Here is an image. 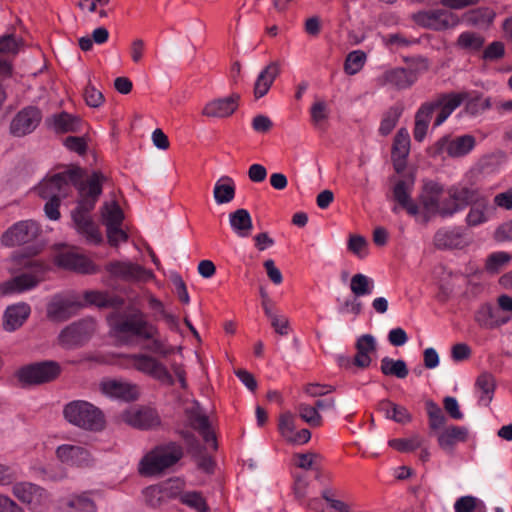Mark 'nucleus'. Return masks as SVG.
Here are the masks:
<instances>
[{"label":"nucleus","instance_id":"obj_1","mask_svg":"<svg viewBox=\"0 0 512 512\" xmlns=\"http://www.w3.org/2000/svg\"><path fill=\"white\" fill-rule=\"evenodd\" d=\"M477 196V190L457 183L444 189L437 182L425 185L423 206L427 213L443 218L451 217L464 210Z\"/></svg>","mask_w":512,"mask_h":512},{"label":"nucleus","instance_id":"obj_2","mask_svg":"<svg viewBox=\"0 0 512 512\" xmlns=\"http://www.w3.org/2000/svg\"><path fill=\"white\" fill-rule=\"evenodd\" d=\"M103 179L102 174L94 172L87 181L81 182L78 186L81 199L72 212V219L77 232L94 244L100 243L102 236L92 221L89 212L94 208L96 200L102 192Z\"/></svg>","mask_w":512,"mask_h":512},{"label":"nucleus","instance_id":"obj_3","mask_svg":"<svg viewBox=\"0 0 512 512\" xmlns=\"http://www.w3.org/2000/svg\"><path fill=\"white\" fill-rule=\"evenodd\" d=\"M25 271L0 284V294H19L35 288L44 279L48 265L40 259H29L24 263Z\"/></svg>","mask_w":512,"mask_h":512},{"label":"nucleus","instance_id":"obj_4","mask_svg":"<svg viewBox=\"0 0 512 512\" xmlns=\"http://www.w3.org/2000/svg\"><path fill=\"white\" fill-rule=\"evenodd\" d=\"M110 325L117 334H129L145 340H150L158 335V329L150 323L146 315L140 309H133L128 314L109 319Z\"/></svg>","mask_w":512,"mask_h":512},{"label":"nucleus","instance_id":"obj_5","mask_svg":"<svg viewBox=\"0 0 512 512\" xmlns=\"http://www.w3.org/2000/svg\"><path fill=\"white\" fill-rule=\"evenodd\" d=\"M182 455V448L175 443L158 446L142 458L139 472L145 476L159 474L178 462Z\"/></svg>","mask_w":512,"mask_h":512},{"label":"nucleus","instance_id":"obj_6","mask_svg":"<svg viewBox=\"0 0 512 512\" xmlns=\"http://www.w3.org/2000/svg\"><path fill=\"white\" fill-rule=\"evenodd\" d=\"M63 414L69 423L86 430L97 431L104 425L102 412L87 401L75 400L66 404Z\"/></svg>","mask_w":512,"mask_h":512},{"label":"nucleus","instance_id":"obj_7","mask_svg":"<svg viewBox=\"0 0 512 512\" xmlns=\"http://www.w3.org/2000/svg\"><path fill=\"white\" fill-rule=\"evenodd\" d=\"M125 358L128 366L138 372L151 377L163 385H174L175 378L167 366L156 357L145 353H135L129 354Z\"/></svg>","mask_w":512,"mask_h":512},{"label":"nucleus","instance_id":"obj_8","mask_svg":"<svg viewBox=\"0 0 512 512\" xmlns=\"http://www.w3.org/2000/svg\"><path fill=\"white\" fill-rule=\"evenodd\" d=\"M476 146V139L473 135L464 134L461 136L445 135L439 138L430 148L433 157L461 158L468 155Z\"/></svg>","mask_w":512,"mask_h":512},{"label":"nucleus","instance_id":"obj_9","mask_svg":"<svg viewBox=\"0 0 512 512\" xmlns=\"http://www.w3.org/2000/svg\"><path fill=\"white\" fill-rule=\"evenodd\" d=\"M60 372L57 362L41 361L21 367L16 377L23 386L40 385L55 380Z\"/></svg>","mask_w":512,"mask_h":512},{"label":"nucleus","instance_id":"obj_10","mask_svg":"<svg viewBox=\"0 0 512 512\" xmlns=\"http://www.w3.org/2000/svg\"><path fill=\"white\" fill-rule=\"evenodd\" d=\"M77 180V171L58 173L40 182L36 191L43 199H62L68 195L71 184L77 187L81 184Z\"/></svg>","mask_w":512,"mask_h":512},{"label":"nucleus","instance_id":"obj_11","mask_svg":"<svg viewBox=\"0 0 512 512\" xmlns=\"http://www.w3.org/2000/svg\"><path fill=\"white\" fill-rule=\"evenodd\" d=\"M84 307L82 297L75 292L54 295L47 304V317L51 321L63 322Z\"/></svg>","mask_w":512,"mask_h":512},{"label":"nucleus","instance_id":"obj_12","mask_svg":"<svg viewBox=\"0 0 512 512\" xmlns=\"http://www.w3.org/2000/svg\"><path fill=\"white\" fill-rule=\"evenodd\" d=\"M39 225L33 220H23L13 224L1 238L7 247L22 245L33 241L39 234Z\"/></svg>","mask_w":512,"mask_h":512},{"label":"nucleus","instance_id":"obj_13","mask_svg":"<svg viewBox=\"0 0 512 512\" xmlns=\"http://www.w3.org/2000/svg\"><path fill=\"white\" fill-rule=\"evenodd\" d=\"M121 420L129 426L140 430L153 429L161 424L158 412L148 406L133 407L125 410L121 414Z\"/></svg>","mask_w":512,"mask_h":512},{"label":"nucleus","instance_id":"obj_14","mask_svg":"<svg viewBox=\"0 0 512 512\" xmlns=\"http://www.w3.org/2000/svg\"><path fill=\"white\" fill-rule=\"evenodd\" d=\"M13 495L31 510L36 511L43 507L47 501L46 491L31 482H16L12 486Z\"/></svg>","mask_w":512,"mask_h":512},{"label":"nucleus","instance_id":"obj_15","mask_svg":"<svg viewBox=\"0 0 512 512\" xmlns=\"http://www.w3.org/2000/svg\"><path fill=\"white\" fill-rule=\"evenodd\" d=\"M54 261L58 267L80 274H94L98 271L88 257L74 251L61 252L55 256Z\"/></svg>","mask_w":512,"mask_h":512},{"label":"nucleus","instance_id":"obj_16","mask_svg":"<svg viewBox=\"0 0 512 512\" xmlns=\"http://www.w3.org/2000/svg\"><path fill=\"white\" fill-rule=\"evenodd\" d=\"M469 96V92L461 91L457 93L443 94L439 96L437 100L428 102L429 104L434 105V111L439 109L434 121V126L438 127L442 125L454 110L468 100Z\"/></svg>","mask_w":512,"mask_h":512},{"label":"nucleus","instance_id":"obj_17","mask_svg":"<svg viewBox=\"0 0 512 512\" xmlns=\"http://www.w3.org/2000/svg\"><path fill=\"white\" fill-rule=\"evenodd\" d=\"M41 121V112L35 107H26L12 119L10 132L13 136L22 137L33 132Z\"/></svg>","mask_w":512,"mask_h":512},{"label":"nucleus","instance_id":"obj_18","mask_svg":"<svg viewBox=\"0 0 512 512\" xmlns=\"http://www.w3.org/2000/svg\"><path fill=\"white\" fill-rule=\"evenodd\" d=\"M418 22L433 30H445L456 27L460 20L451 11L436 9L420 13L418 15Z\"/></svg>","mask_w":512,"mask_h":512},{"label":"nucleus","instance_id":"obj_19","mask_svg":"<svg viewBox=\"0 0 512 512\" xmlns=\"http://www.w3.org/2000/svg\"><path fill=\"white\" fill-rule=\"evenodd\" d=\"M107 272L124 281H141L149 278L151 273L139 264L130 261H113L107 264Z\"/></svg>","mask_w":512,"mask_h":512},{"label":"nucleus","instance_id":"obj_20","mask_svg":"<svg viewBox=\"0 0 512 512\" xmlns=\"http://www.w3.org/2000/svg\"><path fill=\"white\" fill-rule=\"evenodd\" d=\"M100 390L108 397L125 401L136 400L139 395L137 385L119 379H104L100 383Z\"/></svg>","mask_w":512,"mask_h":512},{"label":"nucleus","instance_id":"obj_21","mask_svg":"<svg viewBox=\"0 0 512 512\" xmlns=\"http://www.w3.org/2000/svg\"><path fill=\"white\" fill-rule=\"evenodd\" d=\"M57 458L64 464L75 467L88 466L91 463L90 453L78 445L63 444L56 449Z\"/></svg>","mask_w":512,"mask_h":512},{"label":"nucleus","instance_id":"obj_22","mask_svg":"<svg viewBox=\"0 0 512 512\" xmlns=\"http://www.w3.org/2000/svg\"><path fill=\"white\" fill-rule=\"evenodd\" d=\"M475 322L483 329H496L509 322L508 317L502 316L500 310L490 303H484L476 310L474 315Z\"/></svg>","mask_w":512,"mask_h":512},{"label":"nucleus","instance_id":"obj_23","mask_svg":"<svg viewBox=\"0 0 512 512\" xmlns=\"http://www.w3.org/2000/svg\"><path fill=\"white\" fill-rule=\"evenodd\" d=\"M240 96L232 94L225 98L209 101L203 108L202 114L212 118H224L232 115L238 108Z\"/></svg>","mask_w":512,"mask_h":512},{"label":"nucleus","instance_id":"obj_24","mask_svg":"<svg viewBox=\"0 0 512 512\" xmlns=\"http://www.w3.org/2000/svg\"><path fill=\"white\" fill-rule=\"evenodd\" d=\"M186 413L191 426L199 431L204 441L216 447L215 435L210 429L208 417L201 408L197 404H194L190 408H187Z\"/></svg>","mask_w":512,"mask_h":512},{"label":"nucleus","instance_id":"obj_25","mask_svg":"<svg viewBox=\"0 0 512 512\" xmlns=\"http://www.w3.org/2000/svg\"><path fill=\"white\" fill-rule=\"evenodd\" d=\"M90 335V325L85 322L73 323L63 329L59 335L60 343L65 347L81 345Z\"/></svg>","mask_w":512,"mask_h":512},{"label":"nucleus","instance_id":"obj_26","mask_svg":"<svg viewBox=\"0 0 512 512\" xmlns=\"http://www.w3.org/2000/svg\"><path fill=\"white\" fill-rule=\"evenodd\" d=\"M30 313V306L24 302L7 307L3 320L4 329L8 332L17 330L28 319Z\"/></svg>","mask_w":512,"mask_h":512},{"label":"nucleus","instance_id":"obj_27","mask_svg":"<svg viewBox=\"0 0 512 512\" xmlns=\"http://www.w3.org/2000/svg\"><path fill=\"white\" fill-rule=\"evenodd\" d=\"M468 429L464 426H450L439 432L437 436L438 445L447 452H452L454 447L465 442L468 438Z\"/></svg>","mask_w":512,"mask_h":512},{"label":"nucleus","instance_id":"obj_28","mask_svg":"<svg viewBox=\"0 0 512 512\" xmlns=\"http://www.w3.org/2000/svg\"><path fill=\"white\" fill-rule=\"evenodd\" d=\"M82 302L84 306L95 305L99 308H119L124 304L123 298L104 291H86Z\"/></svg>","mask_w":512,"mask_h":512},{"label":"nucleus","instance_id":"obj_29","mask_svg":"<svg viewBox=\"0 0 512 512\" xmlns=\"http://www.w3.org/2000/svg\"><path fill=\"white\" fill-rule=\"evenodd\" d=\"M279 74L280 67L277 62H271L259 73L254 84V96L256 99L262 98L268 93Z\"/></svg>","mask_w":512,"mask_h":512},{"label":"nucleus","instance_id":"obj_30","mask_svg":"<svg viewBox=\"0 0 512 512\" xmlns=\"http://www.w3.org/2000/svg\"><path fill=\"white\" fill-rule=\"evenodd\" d=\"M416 81V75L412 70L395 68L386 71L382 75V84H387L396 89H407Z\"/></svg>","mask_w":512,"mask_h":512},{"label":"nucleus","instance_id":"obj_31","mask_svg":"<svg viewBox=\"0 0 512 512\" xmlns=\"http://www.w3.org/2000/svg\"><path fill=\"white\" fill-rule=\"evenodd\" d=\"M357 353L354 364L360 368H366L371 364L370 354L376 351V340L371 334H364L356 341Z\"/></svg>","mask_w":512,"mask_h":512},{"label":"nucleus","instance_id":"obj_32","mask_svg":"<svg viewBox=\"0 0 512 512\" xmlns=\"http://www.w3.org/2000/svg\"><path fill=\"white\" fill-rule=\"evenodd\" d=\"M435 245L441 249L460 248L466 244L460 228L440 229L434 236Z\"/></svg>","mask_w":512,"mask_h":512},{"label":"nucleus","instance_id":"obj_33","mask_svg":"<svg viewBox=\"0 0 512 512\" xmlns=\"http://www.w3.org/2000/svg\"><path fill=\"white\" fill-rule=\"evenodd\" d=\"M46 123L58 133L77 132L80 130L81 119L67 112H62L48 118Z\"/></svg>","mask_w":512,"mask_h":512},{"label":"nucleus","instance_id":"obj_34","mask_svg":"<svg viewBox=\"0 0 512 512\" xmlns=\"http://www.w3.org/2000/svg\"><path fill=\"white\" fill-rule=\"evenodd\" d=\"M412 183L404 180L398 181L393 188V197L408 214L415 216L419 212L416 203L411 199Z\"/></svg>","mask_w":512,"mask_h":512},{"label":"nucleus","instance_id":"obj_35","mask_svg":"<svg viewBox=\"0 0 512 512\" xmlns=\"http://www.w3.org/2000/svg\"><path fill=\"white\" fill-rule=\"evenodd\" d=\"M433 112L434 105L428 102L422 104L416 112L413 130V136L416 141L422 142L425 139Z\"/></svg>","mask_w":512,"mask_h":512},{"label":"nucleus","instance_id":"obj_36","mask_svg":"<svg viewBox=\"0 0 512 512\" xmlns=\"http://www.w3.org/2000/svg\"><path fill=\"white\" fill-rule=\"evenodd\" d=\"M61 508L64 512H96L97 510L94 501L86 493L62 499Z\"/></svg>","mask_w":512,"mask_h":512},{"label":"nucleus","instance_id":"obj_37","mask_svg":"<svg viewBox=\"0 0 512 512\" xmlns=\"http://www.w3.org/2000/svg\"><path fill=\"white\" fill-rule=\"evenodd\" d=\"M229 223L232 230L239 237H248L253 228L250 213L243 208L237 209L229 214Z\"/></svg>","mask_w":512,"mask_h":512},{"label":"nucleus","instance_id":"obj_38","mask_svg":"<svg viewBox=\"0 0 512 512\" xmlns=\"http://www.w3.org/2000/svg\"><path fill=\"white\" fill-rule=\"evenodd\" d=\"M410 151V135L406 128H401L396 133L393 143L392 154L394 157V166L397 172L401 170L398 161H405Z\"/></svg>","mask_w":512,"mask_h":512},{"label":"nucleus","instance_id":"obj_39","mask_svg":"<svg viewBox=\"0 0 512 512\" xmlns=\"http://www.w3.org/2000/svg\"><path fill=\"white\" fill-rule=\"evenodd\" d=\"M235 182L229 176L220 177L213 190L214 200L217 204H226L231 202L235 197Z\"/></svg>","mask_w":512,"mask_h":512},{"label":"nucleus","instance_id":"obj_40","mask_svg":"<svg viewBox=\"0 0 512 512\" xmlns=\"http://www.w3.org/2000/svg\"><path fill=\"white\" fill-rule=\"evenodd\" d=\"M476 388L479 392V404L488 406L492 401L495 390V379L490 373H482L476 380Z\"/></svg>","mask_w":512,"mask_h":512},{"label":"nucleus","instance_id":"obj_41","mask_svg":"<svg viewBox=\"0 0 512 512\" xmlns=\"http://www.w3.org/2000/svg\"><path fill=\"white\" fill-rule=\"evenodd\" d=\"M485 43L484 37L476 32L465 31L462 32L456 41V46L469 53L479 51Z\"/></svg>","mask_w":512,"mask_h":512},{"label":"nucleus","instance_id":"obj_42","mask_svg":"<svg viewBox=\"0 0 512 512\" xmlns=\"http://www.w3.org/2000/svg\"><path fill=\"white\" fill-rule=\"evenodd\" d=\"M490 207L486 200H481L474 204L466 215V223L468 226H479L486 223L490 219Z\"/></svg>","mask_w":512,"mask_h":512},{"label":"nucleus","instance_id":"obj_43","mask_svg":"<svg viewBox=\"0 0 512 512\" xmlns=\"http://www.w3.org/2000/svg\"><path fill=\"white\" fill-rule=\"evenodd\" d=\"M380 409L384 412L386 418L397 423L405 424L411 420V415L405 407L397 405L389 400L382 401L380 403Z\"/></svg>","mask_w":512,"mask_h":512},{"label":"nucleus","instance_id":"obj_44","mask_svg":"<svg viewBox=\"0 0 512 512\" xmlns=\"http://www.w3.org/2000/svg\"><path fill=\"white\" fill-rule=\"evenodd\" d=\"M380 370L386 376H395L399 379L406 378L409 373L404 360H394L390 357H384L381 360Z\"/></svg>","mask_w":512,"mask_h":512},{"label":"nucleus","instance_id":"obj_45","mask_svg":"<svg viewBox=\"0 0 512 512\" xmlns=\"http://www.w3.org/2000/svg\"><path fill=\"white\" fill-rule=\"evenodd\" d=\"M350 289L356 297L370 295L374 290V281L367 275L357 273L350 280Z\"/></svg>","mask_w":512,"mask_h":512},{"label":"nucleus","instance_id":"obj_46","mask_svg":"<svg viewBox=\"0 0 512 512\" xmlns=\"http://www.w3.org/2000/svg\"><path fill=\"white\" fill-rule=\"evenodd\" d=\"M123 218V212L115 201L105 203L102 207V219L106 228L121 226Z\"/></svg>","mask_w":512,"mask_h":512},{"label":"nucleus","instance_id":"obj_47","mask_svg":"<svg viewBox=\"0 0 512 512\" xmlns=\"http://www.w3.org/2000/svg\"><path fill=\"white\" fill-rule=\"evenodd\" d=\"M297 411L299 417L310 427L316 428L322 425L323 418L320 412H318L317 407L307 403H300L297 406Z\"/></svg>","mask_w":512,"mask_h":512},{"label":"nucleus","instance_id":"obj_48","mask_svg":"<svg viewBox=\"0 0 512 512\" xmlns=\"http://www.w3.org/2000/svg\"><path fill=\"white\" fill-rule=\"evenodd\" d=\"M402 114V108L398 106L390 107L384 114L380 122L379 133L382 136L389 135L395 128Z\"/></svg>","mask_w":512,"mask_h":512},{"label":"nucleus","instance_id":"obj_49","mask_svg":"<svg viewBox=\"0 0 512 512\" xmlns=\"http://www.w3.org/2000/svg\"><path fill=\"white\" fill-rule=\"evenodd\" d=\"M511 260V255L504 251L491 253L485 263V269L490 274H498Z\"/></svg>","mask_w":512,"mask_h":512},{"label":"nucleus","instance_id":"obj_50","mask_svg":"<svg viewBox=\"0 0 512 512\" xmlns=\"http://www.w3.org/2000/svg\"><path fill=\"white\" fill-rule=\"evenodd\" d=\"M496 14L487 7L474 9L466 14V21L471 25H489L493 22Z\"/></svg>","mask_w":512,"mask_h":512},{"label":"nucleus","instance_id":"obj_51","mask_svg":"<svg viewBox=\"0 0 512 512\" xmlns=\"http://www.w3.org/2000/svg\"><path fill=\"white\" fill-rule=\"evenodd\" d=\"M365 62L366 54L363 51H352L346 57L344 71L348 75H355L363 68Z\"/></svg>","mask_w":512,"mask_h":512},{"label":"nucleus","instance_id":"obj_52","mask_svg":"<svg viewBox=\"0 0 512 512\" xmlns=\"http://www.w3.org/2000/svg\"><path fill=\"white\" fill-rule=\"evenodd\" d=\"M23 45L22 38L16 37L14 34H5L0 37L1 54H17Z\"/></svg>","mask_w":512,"mask_h":512},{"label":"nucleus","instance_id":"obj_53","mask_svg":"<svg viewBox=\"0 0 512 512\" xmlns=\"http://www.w3.org/2000/svg\"><path fill=\"white\" fill-rule=\"evenodd\" d=\"M422 438L419 435H414L410 438L392 439L389 441V446L399 452H412L421 447Z\"/></svg>","mask_w":512,"mask_h":512},{"label":"nucleus","instance_id":"obj_54","mask_svg":"<svg viewBox=\"0 0 512 512\" xmlns=\"http://www.w3.org/2000/svg\"><path fill=\"white\" fill-rule=\"evenodd\" d=\"M427 414L429 417V426L431 429L436 430L444 426L445 416L441 408L432 400L426 402Z\"/></svg>","mask_w":512,"mask_h":512},{"label":"nucleus","instance_id":"obj_55","mask_svg":"<svg viewBox=\"0 0 512 512\" xmlns=\"http://www.w3.org/2000/svg\"><path fill=\"white\" fill-rule=\"evenodd\" d=\"M296 429L295 417L291 412H284L279 417L278 430L287 441L294 435Z\"/></svg>","mask_w":512,"mask_h":512},{"label":"nucleus","instance_id":"obj_56","mask_svg":"<svg viewBox=\"0 0 512 512\" xmlns=\"http://www.w3.org/2000/svg\"><path fill=\"white\" fill-rule=\"evenodd\" d=\"M479 500L471 495L462 496L454 503L455 512H474L478 508ZM482 508L484 505L480 502Z\"/></svg>","mask_w":512,"mask_h":512},{"label":"nucleus","instance_id":"obj_57","mask_svg":"<svg viewBox=\"0 0 512 512\" xmlns=\"http://www.w3.org/2000/svg\"><path fill=\"white\" fill-rule=\"evenodd\" d=\"M348 249L360 259L365 258L368 254L367 241L359 235L350 236Z\"/></svg>","mask_w":512,"mask_h":512},{"label":"nucleus","instance_id":"obj_58","mask_svg":"<svg viewBox=\"0 0 512 512\" xmlns=\"http://www.w3.org/2000/svg\"><path fill=\"white\" fill-rule=\"evenodd\" d=\"M84 98L86 104L90 107L97 108L104 102L103 94L91 84H88L84 90Z\"/></svg>","mask_w":512,"mask_h":512},{"label":"nucleus","instance_id":"obj_59","mask_svg":"<svg viewBox=\"0 0 512 512\" xmlns=\"http://www.w3.org/2000/svg\"><path fill=\"white\" fill-rule=\"evenodd\" d=\"M18 478L15 467L0 463V486L12 485Z\"/></svg>","mask_w":512,"mask_h":512},{"label":"nucleus","instance_id":"obj_60","mask_svg":"<svg viewBox=\"0 0 512 512\" xmlns=\"http://www.w3.org/2000/svg\"><path fill=\"white\" fill-rule=\"evenodd\" d=\"M271 326L275 330V332L281 336H286L289 334L290 325L289 320L286 316L275 314L270 319Z\"/></svg>","mask_w":512,"mask_h":512},{"label":"nucleus","instance_id":"obj_61","mask_svg":"<svg viewBox=\"0 0 512 512\" xmlns=\"http://www.w3.org/2000/svg\"><path fill=\"white\" fill-rule=\"evenodd\" d=\"M181 501L202 512L206 509V506H205V502H204V499L202 498V496L197 493V492H187V493H184L182 496H181Z\"/></svg>","mask_w":512,"mask_h":512},{"label":"nucleus","instance_id":"obj_62","mask_svg":"<svg viewBox=\"0 0 512 512\" xmlns=\"http://www.w3.org/2000/svg\"><path fill=\"white\" fill-rule=\"evenodd\" d=\"M311 119L315 124H319L328 117L327 105L324 101H316L311 109Z\"/></svg>","mask_w":512,"mask_h":512},{"label":"nucleus","instance_id":"obj_63","mask_svg":"<svg viewBox=\"0 0 512 512\" xmlns=\"http://www.w3.org/2000/svg\"><path fill=\"white\" fill-rule=\"evenodd\" d=\"M495 207L503 210H512V187L508 190L498 193L493 198Z\"/></svg>","mask_w":512,"mask_h":512},{"label":"nucleus","instance_id":"obj_64","mask_svg":"<svg viewBox=\"0 0 512 512\" xmlns=\"http://www.w3.org/2000/svg\"><path fill=\"white\" fill-rule=\"evenodd\" d=\"M494 239L498 242L512 241V219L504 222L495 230Z\"/></svg>","mask_w":512,"mask_h":512}]
</instances>
